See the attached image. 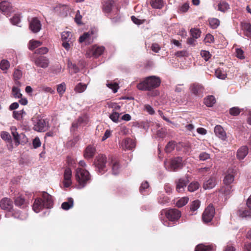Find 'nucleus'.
<instances>
[{
  "instance_id": "nucleus-1",
  "label": "nucleus",
  "mask_w": 251,
  "mask_h": 251,
  "mask_svg": "<svg viewBox=\"0 0 251 251\" xmlns=\"http://www.w3.org/2000/svg\"><path fill=\"white\" fill-rule=\"evenodd\" d=\"M53 205L52 196L46 192L42 194V199H35L32 206L33 210L36 212H39L43 208H50Z\"/></svg>"
},
{
  "instance_id": "nucleus-2",
  "label": "nucleus",
  "mask_w": 251,
  "mask_h": 251,
  "mask_svg": "<svg viewBox=\"0 0 251 251\" xmlns=\"http://www.w3.org/2000/svg\"><path fill=\"white\" fill-rule=\"evenodd\" d=\"M161 80L159 77L152 75L147 77L137 85V87L140 90L149 91L159 86Z\"/></svg>"
},
{
  "instance_id": "nucleus-3",
  "label": "nucleus",
  "mask_w": 251,
  "mask_h": 251,
  "mask_svg": "<svg viewBox=\"0 0 251 251\" xmlns=\"http://www.w3.org/2000/svg\"><path fill=\"white\" fill-rule=\"evenodd\" d=\"M75 179L78 182L77 188L82 189L91 181L89 172L82 168H77L75 170Z\"/></svg>"
},
{
  "instance_id": "nucleus-4",
  "label": "nucleus",
  "mask_w": 251,
  "mask_h": 251,
  "mask_svg": "<svg viewBox=\"0 0 251 251\" xmlns=\"http://www.w3.org/2000/svg\"><path fill=\"white\" fill-rule=\"evenodd\" d=\"M164 166L169 171H176L182 167V158L177 157L172 159L170 161L164 162Z\"/></svg>"
},
{
  "instance_id": "nucleus-5",
  "label": "nucleus",
  "mask_w": 251,
  "mask_h": 251,
  "mask_svg": "<svg viewBox=\"0 0 251 251\" xmlns=\"http://www.w3.org/2000/svg\"><path fill=\"white\" fill-rule=\"evenodd\" d=\"M33 128L37 131H45L47 129L48 123L40 116H37L32 118Z\"/></svg>"
},
{
  "instance_id": "nucleus-6",
  "label": "nucleus",
  "mask_w": 251,
  "mask_h": 251,
  "mask_svg": "<svg viewBox=\"0 0 251 251\" xmlns=\"http://www.w3.org/2000/svg\"><path fill=\"white\" fill-rule=\"evenodd\" d=\"M95 165L97 172L101 175L103 174L107 171L106 157L105 155L100 154L97 158Z\"/></svg>"
},
{
  "instance_id": "nucleus-7",
  "label": "nucleus",
  "mask_w": 251,
  "mask_h": 251,
  "mask_svg": "<svg viewBox=\"0 0 251 251\" xmlns=\"http://www.w3.org/2000/svg\"><path fill=\"white\" fill-rule=\"evenodd\" d=\"M165 214L170 222H175L181 217L180 211L176 209H171L167 211H162L161 215Z\"/></svg>"
},
{
  "instance_id": "nucleus-8",
  "label": "nucleus",
  "mask_w": 251,
  "mask_h": 251,
  "mask_svg": "<svg viewBox=\"0 0 251 251\" xmlns=\"http://www.w3.org/2000/svg\"><path fill=\"white\" fill-rule=\"evenodd\" d=\"M104 50L105 48L103 46L94 45L87 50L86 52V56L88 58L98 57L103 53Z\"/></svg>"
},
{
  "instance_id": "nucleus-9",
  "label": "nucleus",
  "mask_w": 251,
  "mask_h": 251,
  "mask_svg": "<svg viewBox=\"0 0 251 251\" xmlns=\"http://www.w3.org/2000/svg\"><path fill=\"white\" fill-rule=\"evenodd\" d=\"M237 173V169L235 168H229L227 170L226 176L224 179L225 185H230L234 180V177Z\"/></svg>"
},
{
  "instance_id": "nucleus-10",
  "label": "nucleus",
  "mask_w": 251,
  "mask_h": 251,
  "mask_svg": "<svg viewBox=\"0 0 251 251\" xmlns=\"http://www.w3.org/2000/svg\"><path fill=\"white\" fill-rule=\"evenodd\" d=\"M215 214V209L212 205H209L205 208L202 214V220L204 223L211 222Z\"/></svg>"
},
{
  "instance_id": "nucleus-11",
  "label": "nucleus",
  "mask_w": 251,
  "mask_h": 251,
  "mask_svg": "<svg viewBox=\"0 0 251 251\" xmlns=\"http://www.w3.org/2000/svg\"><path fill=\"white\" fill-rule=\"evenodd\" d=\"M95 33L93 30H90L87 32H85L82 35L80 36L79 39V41L80 43L85 42L88 44L92 43L95 36Z\"/></svg>"
},
{
  "instance_id": "nucleus-12",
  "label": "nucleus",
  "mask_w": 251,
  "mask_h": 251,
  "mask_svg": "<svg viewBox=\"0 0 251 251\" xmlns=\"http://www.w3.org/2000/svg\"><path fill=\"white\" fill-rule=\"evenodd\" d=\"M189 180L186 177L180 178L176 179L175 181L176 184V190L178 193L182 192L184 191Z\"/></svg>"
},
{
  "instance_id": "nucleus-13",
  "label": "nucleus",
  "mask_w": 251,
  "mask_h": 251,
  "mask_svg": "<svg viewBox=\"0 0 251 251\" xmlns=\"http://www.w3.org/2000/svg\"><path fill=\"white\" fill-rule=\"evenodd\" d=\"M41 24L37 18H32L29 22V29L33 33L38 32L41 29Z\"/></svg>"
},
{
  "instance_id": "nucleus-14",
  "label": "nucleus",
  "mask_w": 251,
  "mask_h": 251,
  "mask_svg": "<svg viewBox=\"0 0 251 251\" xmlns=\"http://www.w3.org/2000/svg\"><path fill=\"white\" fill-rule=\"evenodd\" d=\"M0 10L6 16L13 11V6L8 1L4 0L0 3Z\"/></svg>"
},
{
  "instance_id": "nucleus-15",
  "label": "nucleus",
  "mask_w": 251,
  "mask_h": 251,
  "mask_svg": "<svg viewBox=\"0 0 251 251\" xmlns=\"http://www.w3.org/2000/svg\"><path fill=\"white\" fill-rule=\"evenodd\" d=\"M72 173L70 168H67L64 173L63 184L65 187H69L72 184Z\"/></svg>"
},
{
  "instance_id": "nucleus-16",
  "label": "nucleus",
  "mask_w": 251,
  "mask_h": 251,
  "mask_svg": "<svg viewBox=\"0 0 251 251\" xmlns=\"http://www.w3.org/2000/svg\"><path fill=\"white\" fill-rule=\"evenodd\" d=\"M34 61L36 66L43 68L48 67L49 64V59L43 56L35 58Z\"/></svg>"
},
{
  "instance_id": "nucleus-17",
  "label": "nucleus",
  "mask_w": 251,
  "mask_h": 251,
  "mask_svg": "<svg viewBox=\"0 0 251 251\" xmlns=\"http://www.w3.org/2000/svg\"><path fill=\"white\" fill-rule=\"evenodd\" d=\"M214 133L217 137L223 141H225L226 139V133L220 125H217L214 127Z\"/></svg>"
},
{
  "instance_id": "nucleus-18",
  "label": "nucleus",
  "mask_w": 251,
  "mask_h": 251,
  "mask_svg": "<svg viewBox=\"0 0 251 251\" xmlns=\"http://www.w3.org/2000/svg\"><path fill=\"white\" fill-rule=\"evenodd\" d=\"M217 184L216 178L214 176L210 177L203 183V188L205 190L213 188Z\"/></svg>"
},
{
  "instance_id": "nucleus-19",
  "label": "nucleus",
  "mask_w": 251,
  "mask_h": 251,
  "mask_svg": "<svg viewBox=\"0 0 251 251\" xmlns=\"http://www.w3.org/2000/svg\"><path fill=\"white\" fill-rule=\"evenodd\" d=\"M12 206V201L8 198H3L0 201V206L2 209L10 211Z\"/></svg>"
},
{
  "instance_id": "nucleus-20",
  "label": "nucleus",
  "mask_w": 251,
  "mask_h": 251,
  "mask_svg": "<svg viewBox=\"0 0 251 251\" xmlns=\"http://www.w3.org/2000/svg\"><path fill=\"white\" fill-rule=\"evenodd\" d=\"M135 147L134 141L130 138L126 139L122 143V147L125 150H132Z\"/></svg>"
},
{
  "instance_id": "nucleus-21",
  "label": "nucleus",
  "mask_w": 251,
  "mask_h": 251,
  "mask_svg": "<svg viewBox=\"0 0 251 251\" xmlns=\"http://www.w3.org/2000/svg\"><path fill=\"white\" fill-rule=\"evenodd\" d=\"M248 148L242 146L238 149L237 152V157L239 160L243 159L248 153Z\"/></svg>"
},
{
  "instance_id": "nucleus-22",
  "label": "nucleus",
  "mask_w": 251,
  "mask_h": 251,
  "mask_svg": "<svg viewBox=\"0 0 251 251\" xmlns=\"http://www.w3.org/2000/svg\"><path fill=\"white\" fill-rule=\"evenodd\" d=\"M113 4V0H105L103 4V11L105 13H109L111 11Z\"/></svg>"
},
{
  "instance_id": "nucleus-23",
  "label": "nucleus",
  "mask_w": 251,
  "mask_h": 251,
  "mask_svg": "<svg viewBox=\"0 0 251 251\" xmlns=\"http://www.w3.org/2000/svg\"><path fill=\"white\" fill-rule=\"evenodd\" d=\"M191 91L195 95L200 96L203 93V88L200 84H194L191 86Z\"/></svg>"
},
{
  "instance_id": "nucleus-24",
  "label": "nucleus",
  "mask_w": 251,
  "mask_h": 251,
  "mask_svg": "<svg viewBox=\"0 0 251 251\" xmlns=\"http://www.w3.org/2000/svg\"><path fill=\"white\" fill-rule=\"evenodd\" d=\"M230 9L229 4L224 0H220L218 4V10L222 12H226Z\"/></svg>"
},
{
  "instance_id": "nucleus-25",
  "label": "nucleus",
  "mask_w": 251,
  "mask_h": 251,
  "mask_svg": "<svg viewBox=\"0 0 251 251\" xmlns=\"http://www.w3.org/2000/svg\"><path fill=\"white\" fill-rule=\"evenodd\" d=\"M111 163L112 164V172L114 175H117L120 171V166L119 162L115 159H112Z\"/></svg>"
},
{
  "instance_id": "nucleus-26",
  "label": "nucleus",
  "mask_w": 251,
  "mask_h": 251,
  "mask_svg": "<svg viewBox=\"0 0 251 251\" xmlns=\"http://www.w3.org/2000/svg\"><path fill=\"white\" fill-rule=\"evenodd\" d=\"M95 152V149L91 146H89L85 151L84 156L85 158L90 159L94 156Z\"/></svg>"
},
{
  "instance_id": "nucleus-27",
  "label": "nucleus",
  "mask_w": 251,
  "mask_h": 251,
  "mask_svg": "<svg viewBox=\"0 0 251 251\" xmlns=\"http://www.w3.org/2000/svg\"><path fill=\"white\" fill-rule=\"evenodd\" d=\"M74 205V200L72 198H69L67 201L64 202L62 203L61 207L63 209L67 210L73 207Z\"/></svg>"
},
{
  "instance_id": "nucleus-28",
  "label": "nucleus",
  "mask_w": 251,
  "mask_h": 251,
  "mask_svg": "<svg viewBox=\"0 0 251 251\" xmlns=\"http://www.w3.org/2000/svg\"><path fill=\"white\" fill-rule=\"evenodd\" d=\"M150 3L153 8L161 9L164 5L162 0H151Z\"/></svg>"
},
{
  "instance_id": "nucleus-29",
  "label": "nucleus",
  "mask_w": 251,
  "mask_h": 251,
  "mask_svg": "<svg viewBox=\"0 0 251 251\" xmlns=\"http://www.w3.org/2000/svg\"><path fill=\"white\" fill-rule=\"evenodd\" d=\"M232 186L230 185H225L220 190V192L225 196H228L232 191Z\"/></svg>"
},
{
  "instance_id": "nucleus-30",
  "label": "nucleus",
  "mask_w": 251,
  "mask_h": 251,
  "mask_svg": "<svg viewBox=\"0 0 251 251\" xmlns=\"http://www.w3.org/2000/svg\"><path fill=\"white\" fill-rule=\"evenodd\" d=\"M211 245H205L202 244L197 245L195 251H209L212 249Z\"/></svg>"
},
{
  "instance_id": "nucleus-31",
  "label": "nucleus",
  "mask_w": 251,
  "mask_h": 251,
  "mask_svg": "<svg viewBox=\"0 0 251 251\" xmlns=\"http://www.w3.org/2000/svg\"><path fill=\"white\" fill-rule=\"evenodd\" d=\"M215 102L216 100L213 96H209L204 99V103L208 107H212Z\"/></svg>"
},
{
  "instance_id": "nucleus-32",
  "label": "nucleus",
  "mask_w": 251,
  "mask_h": 251,
  "mask_svg": "<svg viewBox=\"0 0 251 251\" xmlns=\"http://www.w3.org/2000/svg\"><path fill=\"white\" fill-rule=\"evenodd\" d=\"M15 204L16 206L21 207H24L26 205L25 199L21 196L15 199Z\"/></svg>"
},
{
  "instance_id": "nucleus-33",
  "label": "nucleus",
  "mask_w": 251,
  "mask_h": 251,
  "mask_svg": "<svg viewBox=\"0 0 251 251\" xmlns=\"http://www.w3.org/2000/svg\"><path fill=\"white\" fill-rule=\"evenodd\" d=\"M200 184L197 181L192 182L188 186V190L190 192H193L198 190L200 187Z\"/></svg>"
},
{
  "instance_id": "nucleus-34",
  "label": "nucleus",
  "mask_w": 251,
  "mask_h": 251,
  "mask_svg": "<svg viewBox=\"0 0 251 251\" xmlns=\"http://www.w3.org/2000/svg\"><path fill=\"white\" fill-rule=\"evenodd\" d=\"M208 21L210 27L213 29L217 28L220 25V21L217 18H210Z\"/></svg>"
},
{
  "instance_id": "nucleus-35",
  "label": "nucleus",
  "mask_w": 251,
  "mask_h": 251,
  "mask_svg": "<svg viewBox=\"0 0 251 251\" xmlns=\"http://www.w3.org/2000/svg\"><path fill=\"white\" fill-rule=\"evenodd\" d=\"M72 34L70 31H63L61 33V39L64 41L70 42L71 41Z\"/></svg>"
},
{
  "instance_id": "nucleus-36",
  "label": "nucleus",
  "mask_w": 251,
  "mask_h": 251,
  "mask_svg": "<svg viewBox=\"0 0 251 251\" xmlns=\"http://www.w3.org/2000/svg\"><path fill=\"white\" fill-rule=\"evenodd\" d=\"M66 85L64 82H62L57 86V92L60 97L63 96L66 91Z\"/></svg>"
},
{
  "instance_id": "nucleus-37",
  "label": "nucleus",
  "mask_w": 251,
  "mask_h": 251,
  "mask_svg": "<svg viewBox=\"0 0 251 251\" xmlns=\"http://www.w3.org/2000/svg\"><path fill=\"white\" fill-rule=\"evenodd\" d=\"M86 88L87 85L79 83L75 86L74 90L76 93H80L83 92L86 89Z\"/></svg>"
},
{
  "instance_id": "nucleus-38",
  "label": "nucleus",
  "mask_w": 251,
  "mask_h": 251,
  "mask_svg": "<svg viewBox=\"0 0 251 251\" xmlns=\"http://www.w3.org/2000/svg\"><path fill=\"white\" fill-rule=\"evenodd\" d=\"M41 45L42 43L39 41L30 40L29 43L28 48L30 50H33L36 48L40 46Z\"/></svg>"
},
{
  "instance_id": "nucleus-39",
  "label": "nucleus",
  "mask_w": 251,
  "mask_h": 251,
  "mask_svg": "<svg viewBox=\"0 0 251 251\" xmlns=\"http://www.w3.org/2000/svg\"><path fill=\"white\" fill-rule=\"evenodd\" d=\"M188 200L189 198L188 197H183L176 201V205L178 207H182L188 203Z\"/></svg>"
},
{
  "instance_id": "nucleus-40",
  "label": "nucleus",
  "mask_w": 251,
  "mask_h": 251,
  "mask_svg": "<svg viewBox=\"0 0 251 251\" xmlns=\"http://www.w3.org/2000/svg\"><path fill=\"white\" fill-rule=\"evenodd\" d=\"M22 76V72L21 70L16 69L14 71L13 73L14 79L16 81L17 84H20V82L18 81Z\"/></svg>"
},
{
  "instance_id": "nucleus-41",
  "label": "nucleus",
  "mask_w": 251,
  "mask_h": 251,
  "mask_svg": "<svg viewBox=\"0 0 251 251\" xmlns=\"http://www.w3.org/2000/svg\"><path fill=\"white\" fill-rule=\"evenodd\" d=\"M11 23L19 26H21L19 24L21 23V16L20 15H15L10 19Z\"/></svg>"
},
{
  "instance_id": "nucleus-42",
  "label": "nucleus",
  "mask_w": 251,
  "mask_h": 251,
  "mask_svg": "<svg viewBox=\"0 0 251 251\" xmlns=\"http://www.w3.org/2000/svg\"><path fill=\"white\" fill-rule=\"evenodd\" d=\"M234 244L232 241H229L225 247L224 251H236Z\"/></svg>"
},
{
  "instance_id": "nucleus-43",
  "label": "nucleus",
  "mask_w": 251,
  "mask_h": 251,
  "mask_svg": "<svg viewBox=\"0 0 251 251\" xmlns=\"http://www.w3.org/2000/svg\"><path fill=\"white\" fill-rule=\"evenodd\" d=\"M238 212L239 215L242 217H247L251 216V211L250 210L240 209Z\"/></svg>"
},
{
  "instance_id": "nucleus-44",
  "label": "nucleus",
  "mask_w": 251,
  "mask_h": 251,
  "mask_svg": "<svg viewBox=\"0 0 251 251\" xmlns=\"http://www.w3.org/2000/svg\"><path fill=\"white\" fill-rule=\"evenodd\" d=\"M106 86L111 90H112L113 93H115L117 92L119 89L118 84L116 82H108L106 84Z\"/></svg>"
},
{
  "instance_id": "nucleus-45",
  "label": "nucleus",
  "mask_w": 251,
  "mask_h": 251,
  "mask_svg": "<svg viewBox=\"0 0 251 251\" xmlns=\"http://www.w3.org/2000/svg\"><path fill=\"white\" fill-rule=\"evenodd\" d=\"M243 27L245 30V35L248 37L251 38V25L249 24H244Z\"/></svg>"
},
{
  "instance_id": "nucleus-46",
  "label": "nucleus",
  "mask_w": 251,
  "mask_h": 251,
  "mask_svg": "<svg viewBox=\"0 0 251 251\" xmlns=\"http://www.w3.org/2000/svg\"><path fill=\"white\" fill-rule=\"evenodd\" d=\"M119 116L120 114L114 110H113L111 114L109 116V118L113 122L117 123L119 121Z\"/></svg>"
},
{
  "instance_id": "nucleus-47",
  "label": "nucleus",
  "mask_w": 251,
  "mask_h": 251,
  "mask_svg": "<svg viewBox=\"0 0 251 251\" xmlns=\"http://www.w3.org/2000/svg\"><path fill=\"white\" fill-rule=\"evenodd\" d=\"M10 67L9 62L5 59L2 60L0 62V68L3 70H7Z\"/></svg>"
},
{
  "instance_id": "nucleus-48",
  "label": "nucleus",
  "mask_w": 251,
  "mask_h": 251,
  "mask_svg": "<svg viewBox=\"0 0 251 251\" xmlns=\"http://www.w3.org/2000/svg\"><path fill=\"white\" fill-rule=\"evenodd\" d=\"M12 94L15 98H20L22 96V94L20 92V90L19 88L14 86L12 88Z\"/></svg>"
},
{
  "instance_id": "nucleus-49",
  "label": "nucleus",
  "mask_w": 251,
  "mask_h": 251,
  "mask_svg": "<svg viewBox=\"0 0 251 251\" xmlns=\"http://www.w3.org/2000/svg\"><path fill=\"white\" fill-rule=\"evenodd\" d=\"M13 216L15 218L20 219L21 220H25L27 218V214L25 213L24 214H22L19 211H17L13 213Z\"/></svg>"
},
{
  "instance_id": "nucleus-50",
  "label": "nucleus",
  "mask_w": 251,
  "mask_h": 251,
  "mask_svg": "<svg viewBox=\"0 0 251 251\" xmlns=\"http://www.w3.org/2000/svg\"><path fill=\"white\" fill-rule=\"evenodd\" d=\"M200 201L199 200H195L193 201L190 206V209L191 211H195L197 210L200 206Z\"/></svg>"
},
{
  "instance_id": "nucleus-51",
  "label": "nucleus",
  "mask_w": 251,
  "mask_h": 251,
  "mask_svg": "<svg viewBox=\"0 0 251 251\" xmlns=\"http://www.w3.org/2000/svg\"><path fill=\"white\" fill-rule=\"evenodd\" d=\"M175 146V144L174 142H169L165 147V151L167 153L171 152L173 150H174Z\"/></svg>"
},
{
  "instance_id": "nucleus-52",
  "label": "nucleus",
  "mask_w": 251,
  "mask_h": 251,
  "mask_svg": "<svg viewBox=\"0 0 251 251\" xmlns=\"http://www.w3.org/2000/svg\"><path fill=\"white\" fill-rule=\"evenodd\" d=\"M215 75L219 79H225L226 77V74L222 72L220 69L215 71Z\"/></svg>"
},
{
  "instance_id": "nucleus-53",
  "label": "nucleus",
  "mask_w": 251,
  "mask_h": 251,
  "mask_svg": "<svg viewBox=\"0 0 251 251\" xmlns=\"http://www.w3.org/2000/svg\"><path fill=\"white\" fill-rule=\"evenodd\" d=\"M192 36L195 39H198L200 37L201 32L198 29H191L190 30Z\"/></svg>"
},
{
  "instance_id": "nucleus-54",
  "label": "nucleus",
  "mask_w": 251,
  "mask_h": 251,
  "mask_svg": "<svg viewBox=\"0 0 251 251\" xmlns=\"http://www.w3.org/2000/svg\"><path fill=\"white\" fill-rule=\"evenodd\" d=\"M236 56L237 58L240 59H243L245 58L244 52L241 49L237 48L236 49Z\"/></svg>"
},
{
  "instance_id": "nucleus-55",
  "label": "nucleus",
  "mask_w": 251,
  "mask_h": 251,
  "mask_svg": "<svg viewBox=\"0 0 251 251\" xmlns=\"http://www.w3.org/2000/svg\"><path fill=\"white\" fill-rule=\"evenodd\" d=\"M1 138L6 141L11 140V136L9 133L6 131H2L0 133Z\"/></svg>"
},
{
  "instance_id": "nucleus-56",
  "label": "nucleus",
  "mask_w": 251,
  "mask_h": 251,
  "mask_svg": "<svg viewBox=\"0 0 251 251\" xmlns=\"http://www.w3.org/2000/svg\"><path fill=\"white\" fill-rule=\"evenodd\" d=\"M240 109L237 107H234L230 109V114L233 116H237L240 114Z\"/></svg>"
},
{
  "instance_id": "nucleus-57",
  "label": "nucleus",
  "mask_w": 251,
  "mask_h": 251,
  "mask_svg": "<svg viewBox=\"0 0 251 251\" xmlns=\"http://www.w3.org/2000/svg\"><path fill=\"white\" fill-rule=\"evenodd\" d=\"M48 52V49L46 47H42L37 49L35 51V53L39 54H44Z\"/></svg>"
},
{
  "instance_id": "nucleus-58",
  "label": "nucleus",
  "mask_w": 251,
  "mask_h": 251,
  "mask_svg": "<svg viewBox=\"0 0 251 251\" xmlns=\"http://www.w3.org/2000/svg\"><path fill=\"white\" fill-rule=\"evenodd\" d=\"M149 187V185L147 181L142 182L140 187V193L143 194L146 191V189H148Z\"/></svg>"
},
{
  "instance_id": "nucleus-59",
  "label": "nucleus",
  "mask_w": 251,
  "mask_h": 251,
  "mask_svg": "<svg viewBox=\"0 0 251 251\" xmlns=\"http://www.w3.org/2000/svg\"><path fill=\"white\" fill-rule=\"evenodd\" d=\"M201 55L206 61L210 58L211 56L209 52L206 50H202L201 52Z\"/></svg>"
},
{
  "instance_id": "nucleus-60",
  "label": "nucleus",
  "mask_w": 251,
  "mask_h": 251,
  "mask_svg": "<svg viewBox=\"0 0 251 251\" xmlns=\"http://www.w3.org/2000/svg\"><path fill=\"white\" fill-rule=\"evenodd\" d=\"M199 158L200 160L204 161L210 158V155L205 152H202L200 154Z\"/></svg>"
},
{
  "instance_id": "nucleus-61",
  "label": "nucleus",
  "mask_w": 251,
  "mask_h": 251,
  "mask_svg": "<svg viewBox=\"0 0 251 251\" xmlns=\"http://www.w3.org/2000/svg\"><path fill=\"white\" fill-rule=\"evenodd\" d=\"M189 8V4L188 3L186 2L182 4L179 8V11L181 13L186 12Z\"/></svg>"
},
{
  "instance_id": "nucleus-62",
  "label": "nucleus",
  "mask_w": 251,
  "mask_h": 251,
  "mask_svg": "<svg viewBox=\"0 0 251 251\" xmlns=\"http://www.w3.org/2000/svg\"><path fill=\"white\" fill-rule=\"evenodd\" d=\"M12 116L15 119L19 121H22L23 118L18 111H13Z\"/></svg>"
},
{
  "instance_id": "nucleus-63",
  "label": "nucleus",
  "mask_w": 251,
  "mask_h": 251,
  "mask_svg": "<svg viewBox=\"0 0 251 251\" xmlns=\"http://www.w3.org/2000/svg\"><path fill=\"white\" fill-rule=\"evenodd\" d=\"M214 38L213 35L210 34H207L204 39V41L206 43H213L214 42Z\"/></svg>"
},
{
  "instance_id": "nucleus-64",
  "label": "nucleus",
  "mask_w": 251,
  "mask_h": 251,
  "mask_svg": "<svg viewBox=\"0 0 251 251\" xmlns=\"http://www.w3.org/2000/svg\"><path fill=\"white\" fill-rule=\"evenodd\" d=\"M144 110L147 111L150 114L152 115L154 113V111L153 108L149 104L144 105Z\"/></svg>"
}]
</instances>
